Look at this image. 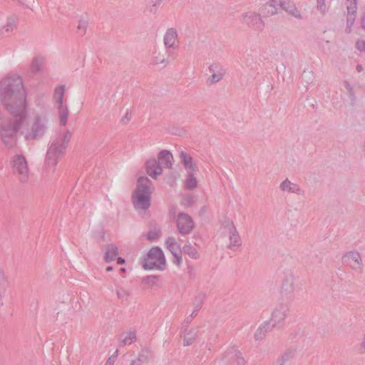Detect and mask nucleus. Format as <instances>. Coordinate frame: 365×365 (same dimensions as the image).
Returning a JSON list of instances; mask_svg holds the SVG:
<instances>
[{"label": "nucleus", "instance_id": "1", "mask_svg": "<svg viewBox=\"0 0 365 365\" xmlns=\"http://www.w3.org/2000/svg\"><path fill=\"white\" fill-rule=\"evenodd\" d=\"M0 95L9 116L0 123V140L8 148L16 146L27 118L26 94L20 80L0 84Z\"/></svg>", "mask_w": 365, "mask_h": 365}, {"label": "nucleus", "instance_id": "2", "mask_svg": "<svg viewBox=\"0 0 365 365\" xmlns=\"http://www.w3.org/2000/svg\"><path fill=\"white\" fill-rule=\"evenodd\" d=\"M152 193L151 182L145 177L140 178L135 192L133 196L134 207L138 210H145L150 205Z\"/></svg>", "mask_w": 365, "mask_h": 365}, {"label": "nucleus", "instance_id": "3", "mask_svg": "<svg viewBox=\"0 0 365 365\" xmlns=\"http://www.w3.org/2000/svg\"><path fill=\"white\" fill-rule=\"evenodd\" d=\"M185 169L184 185L187 189H194L197 186V169L192 157L186 153L181 151L180 154Z\"/></svg>", "mask_w": 365, "mask_h": 365}, {"label": "nucleus", "instance_id": "4", "mask_svg": "<svg viewBox=\"0 0 365 365\" xmlns=\"http://www.w3.org/2000/svg\"><path fill=\"white\" fill-rule=\"evenodd\" d=\"M220 231L221 235L228 237L227 246L229 248L236 250L241 246V238L232 220L227 219L222 222Z\"/></svg>", "mask_w": 365, "mask_h": 365}, {"label": "nucleus", "instance_id": "5", "mask_svg": "<svg viewBox=\"0 0 365 365\" xmlns=\"http://www.w3.org/2000/svg\"><path fill=\"white\" fill-rule=\"evenodd\" d=\"M281 8L285 9L295 17L300 16L299 11L295 6L290 5L289 2H286L284 0H270L262 7V13L264 16L273 15L277 13Z\"/></svg>", "mask_w": 365, "mask_h": 365}, {"label": "nucleus", "instance_id": "6", "mask_svg": "<svg viewBox=\"0 0 365 365\" xmlns=\"http://www.w3.org/2000/svg\"><path fill=\"white\" fill-rule=\"evenodd\" d=\"M143 266L145 269H163L165 266V259L162 250L151 248L143 259Z\"/></svg>", "mask_w": 365, "mask_h": 365}, {"label": "nucleus", "instance_id": "7", "mask_svg": "<svg viewBox=\"0 0 365 365\" xmlns=\"http://www.w3.org/2000/svg\"><path fill=\"white\" fill-rule=\"evenodd\" d=\"M12 170L21 180H26L30 174V170L26 158L21 155H14L11 161Z\"/></svg>", "mask_w": 365, "mask_h": 365}, {"label": "nucleus", "instance_id": "8", "mask_svg": "<svg viewBox=\"0 0 365 365\" xmlns=\"http://www.w3.org/2000/svg\"><path fill=\"white\" fill-rule=\"evenodd\" d=\"M176 227L180 233L186 235L193 230L195 224L190 215L180 213L176 218Z\"/></svg>", "mask_w": 365, "mask_h": 365}, {"label": "nucleus", "instance_id": "9", "mask_svg": "<svg viewBox=\"0 0 365 365\" xmlns=\"http://www.w3.org/2000/svg\"><path fill=\"white\" fill-rule=\"evenodd\" d=\"M208 71L210 73L207 81L210 84H213L221 81L225 74V69L222 65L217 63H212L208 67Z\"/></svg>", "mask_w": 365, "mask_h": 365}, {"label": "nucleus", "instance_id": "10", "mask_svg": "<svg viewBox=\"0 0 365 365\" xmlns=\"http://www.w3.org/2000/svg\"><path fill=\"white\" fill-rule=\"evenodd\" d=\"M163 42L166 48H178L179 42L176 30L174 29H168L164 35Z\"/></svg>", "mask_w": 365, "mask_h": 365}, {"label": "nucleus", "instance_id": "11", "mask_svg": "<svg viewBox=\"0 0 365 365\" xmlns=\"http://www.w3.org/2000/svg\"><path fill=\"white\" fill-rule=\"evenodd\" d=\"M343 262L354 269H360L361 267V259L358 252H350L342 258Z\"/></svg>", "mask_w": 365, "mask_h": 365}, {"label": "nucleus", "instance_id": "12", "mask_svg": "<svg viewBox=\"0 0 365 365\" xmlns=\"http://www.w3.org/2000/svg\"><path fill=\"white\" fill-rule=\"evenodd\" d=\"M118 255V247L113 245H110L105 250L104 259L107 262H112V261H114L115 259H116L118 264H121L125 263L124 259H123L122 257H117Z\"/></svg>", "mask_w": 365, "mask_h": 365}, {"label": "nucleus", "instance_id": "13", "mask_svg": "<svg viewBox=\"0 0 365 365\" xmlns=\"http://www.w3.org/2000/svg\"><path fill=\"white\" fill-rule=\"evenodd\" d=\"M166 247L171 252L175 257V262L178 264H180L181 262V250L180 245L177 242L175 238L170 237L167 240Z\"/></svg>", "mask_w": 365, "mask_h": 365}, {"label": "nucleus", "instance_id": "14", "mask_svg": "<svg viewBox=\"0 0 365 365\" xmlns=\"http://www.w3.org/2000/svg\"><path fill=\"white\" fill-rule=\"evenodd\" d=\"M44 133V126L40 122L34 123L30 129L25 134L27 140L36 139L43 135Z\"/></svg>", "mask_w": 365, "mask_h": 365}, {"label": "nucleus", "instance_id": "15", "mask_svg": "<svg viewBox=\"0 0 365 365\" xmlns=\"http://www.w3.org/2000/svg\"><path fill=\"white\" fill-rule=\"evenodd\" d=\"M147 173L153 178H156L162 173L161 165L155 159H150L146 163Z\"/></svg>", "mask_w": 365, "mask_h": 365}, {"label": "nucleus", "instance_id": "16", "mask_svg": "<svg viewBox=\"0 0 365 365\" xmlns=\"http://www.w3.org/2000/svg\"><path fill=\"white\" fill-rule=\"evenodd\" d=\"M173 155L168 150H163L159 153L157 161L164 168H169L172 165Z\"/></svg>", "mask_w": 365, "mask_h": 365}, {"label": "nucleus", "instance_id": "17", "mask_svg": "<svg viewBox=\"0 0 365 365\" xmlns=\"http://www.w3.org/2000/svg\"><path fill=\"white\" fill-rule=\"evenodd\" d=\"M280 187L284 191L296 192L299 190L298 186L288 180L283 181L280 185Z\"/></svg>", "mask_w": 365, "mask_h": 365}, {"label": "nucleus", "instance_id": "18", "mask_svg": "<svg viewBox=\"0 0 365 365\" xmlns=\"http://www.w3.org/2000/svg\"><path fill=\"white\" fill-rule=\"evenodd\" d=\"M64 93L65 88L63 86H58L55 90L54 98L61 104L63 102Z\"/></svg>", "mask_w": 365, "mask_h": 365}, {"label": "nucleus", "instance_id": "19", "mask_svg": "<svg viewBox=\"0 0 365 365\" xmlns=\"http://www.w3.org/2000/svg\"><path fill=\"white\" fill-rule=\"evenodd\" d=\"M184 252L193 258H196L198 257L197 250L195 248L191 247L190 246L185 247Z\"/></svg>", "mask_w": 365, "mask_h": 365}, {"label": "nucleus", "instance_id": "20", "mask_svg": "<svg viewBox=\"0 0 365 365\" xmlns=\"http://www.w3.org/2000/svg\"><path fill=\"white\" fill-rule=\"evenodd\" d=\"M55 150H56L55 145H52L48 151V155L51 156V155H53L55 153Z\"/></svg>", "mask_w": 365, "mask_h": 365}, {"label": "nucleus", "instance_id": "21", "mask_svg": "<svg viewBox=\"0 0 365 365\" xmlns=\"http://www.w3.org/2000/svg\"><path fill=\"white\" fill-rule=\"evenodd\" d=\"M67 115H68V112H66V113H63V115H62V117H61V121H62L63 124H66V123Z\"/></svg>", "mask_w": 365, "mask_h": 365}, {"label": "nucleus", "instance_id": "22", "mask_svg": "<svg viewBox=\"0 0 365 365\" xmlns=\"http://www.w3.org/2000/svg\"><path fill=\"white\" fill-rule=\"evenodd\" d=\"M192 202V200L190 199L189 200H187V202H183V204L185 205V206H188L191 204Z\"/></svg>", "mask_w": 365, "mask_h": 365}, {"label": "nucleus", "instance_id": "23", "mask_svg": "<svg viewBox=\"0 0 365 365\" xmlns=\"http://www.w3.org/2000/svg\"><path fill=\"white\" fill-rule=\"evenodd\" d=\"M258 332L261 334H262V333H261V332H262V329H259L257 330V333L255 334V336H256V338H257V339H259V338H260V337H261V336H258Z\"/></svg>", "mask_w": 365, "mask_h": 365}, {"label": "nucleus", "instance_id": "24", "mask_svg": "<svg viewBox=\"0 0 365 365\" xmlns=\"http://www.w3.org/2000/svg\"><path fill=\"white\" fill-rule=\"evenodd\" d=\"M1 276L2 277V279H6V277L5 274L3 272L0 273V277Z\"/></svg>", "mask_w": 365, "mask_h": 365}, {"label": "nucleus", "instance_id": "25", "mask_svg": "<svg viewBox=\"0 0 365 365\" xmlns=\"http://www.w3.org/2000/svg\"><path fill=\"white\" fill-rule=\"evenodd\" d=\"M111 270H113V268L111 267H108L106 268V271L107 272H110Z\"/></svg>", "mask_w": 365, "mask_h": 365}, {"label": "nucleus", "instance_id": "26", "mask_svg": "<svg viewBox=\"0 0 365 365\" xmlns=\"http://www.w3.org/2000/svg\"><path fill=\"white\" fill-rule=\"evenodd\" d=\"M120 271H121L122 272H125V268H121V269H120Z\"/></svg>", "mask_w": 365, "mask_h": 365}]
</instances>
